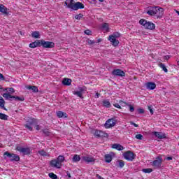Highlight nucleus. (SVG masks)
Masks as SVG:
<instances>
[{"label":"nucleus","instance_id":"nucleus-1","mask_svg":"<svg viewBox=\"0 0 179 179\" xmlns=\"http://www.w3.org/2000/svg\"><path fill=\"white\" fill-rule=\"evenodd\" d=\"M159 12V17H163V15H164V8H159L157 6H151L150 8V10L147 11V14L150 16H155V15H157Z\"/></svg>","mask_w":179,"mask_h":179},{"label":"nucleus","instance_id":"nucleus-2","mask_svg":"<svg viewBox=\"0 0 179 179\" xmlns=\"http://www.w3.org/2000/svg\"><path fill=\"white\" fill-rule=\"evenodd\" d=\"M65 162V157L63 155H59L57 159L51 160L50 162V165L51 167H55V169H61V166H62V163Z\"/></svg>","mask_w":179,"mask_h":179},{"label":"nucleus","instance_id":"nucleus-3","mask_svg":"<svg viewBox=\"0 0 179 179\" xmlns=\"http://www.w3.org/2000/svg\"><path fill=\"white\" fill-rule=\"evenodd\" d=\"M139 23L147 30H155L156 29V25L153 22L145 19L140 20Z\"/></svg>","mask_w":179,"mask_h":179},{"label":"nucleus","instance_id":"nucleus-4","mask_svg":"<svg viewBox=\"0 0 179 179\" xmlns=\"http://www.w3.org/2000/svg\"><path fill=\"white\" fill-rule=\"evenodd\" d=\"M2 96L6 100H9L10 101H13V100L15 101H24V97L13 96L10 93H4Z\"/></svg>","mask_w":179,"mask_h":179},{"label":"nucleus","instance_id":"nucleus-5","mask_svg":"<svg viewBox=\"0 0 179 179\" xmlns=\"http://www.w3.org/2000/svg\"><path fill=\"white\" fill-rule=\"evenodd\" d=\"M120 36L121 34L118 32L113 33L112 35L109 36L108 40L112 43V45H113V47H118L120 41L117 38Z\"/></svg>","mask_w":179,"mask_h":179},{"label":"nucleus","instance_id":"nucleus-6","mask_svg":"<svg viewBox=\"0 0 179 179\" xmlns=\"http://www.w3.org/2000/svg\"><path fill=\"white\" fill-rule=\"evenodd\" d=\"M4 156H6V157H8V159L10 160V162H19L20 160V157L16 154L13 153H9V152H5Z\"/></svg>","mask_w":179,"mask_h":179},{"label":"nucleus","instance_id":"nucleus-7","mask_svg":"<svg viewBox=\"0 0 179 179\" xmlns=\"http://www.w3.org/2000/svg\"><path fill=\"white\" fill-rule=\"evenodd\" d=\"M123 156L128 162H133L136 155L131 151H127L123 154Z\"/></svg>","mask_w":179,"mask_h":179},{"label":"nucleus","instance_id":"nucleus-8","mask_svg":"<svg viewBox=\"0 0 179 179\" xmlns=\"http://www.w3.org/2000/svg\"><path fill=\"white\" fill-rule=\"evenodd\" d=\"M41 47L43 48H54L55 43L54 42L45 41L44 39L41 40Z\"/></svg>","mask_w":179,"mask_h":179},{"label":"nucleus","instance_id":"nucleus-9","mask_svg":"<svg viewBox=\"0 0 179 179\" xmlns=\"http://www.w3.org/2000/svg\"><path fill=\"white\" fill-rule=\"evenodd\" d=\"M84 92H86V87H79L78 91H74L73 93L75 96L80 97V99H83Z\"/></svg>","mask_w":179,"mask_h":179},{"label":"nucleus","instance_id":"nucleus-10","mask_svg":"<svg viewBox=\"0 0 179 179\" xmlns=\"http://www.w3.org/2000/svg\"><path fill=\"white\" fill-rule=\"evenodd\" d=\"M157 159L152 162V166L155 169H160L162 167V163L163 162V158L162 157H157Z\"/></svg>","mask_w":179,"mask_h":179},{"label":"nucleus","instance_id":"nucleus-11","mask_svg":"<svg viewBox=\"0 0 179 179\" xmlns=\"http://www.w3.org/2000/svg\"><path fill=\"white\" fill-rule=\"evenodd\" d=\"M16 150H17L20 153H22V155H30V152H31L29 148H23L20 146H17L16 148Z\"/></svg>","mask_w":179,"mask_h":179},{"label":"nucleus","instance_id":"nucleus-12","mask_svg":"<svg viewBox=\"0 0 179 179\" xmlns=\"http://www.w3.org/2000/svg\"><path fill=\"white\" fill-rule=\"evenodd\" d=\"M82 160H83V162H85L87 164H90V163L94 164V162H96V159H94V157L89 155L82 157Z\"/></svg>","mask_w":179,"mask_h":179},{"label":"nucleus","instance_id":"nucleus-13","mask_svg":"<svg viewBox=\"0 0 179 179\" xmlns=\"http://www.w3.org/2000/svg\"><path fill=\"white\" fill-rule=\"evenodd\" d=\"M112 75H114V76H120V78H124V76H125V72L120 69H115L112 71Z\"/></svg>","mask_w":179,"mask_h":179},{"label":"nucleus","instance_id":"nucleus-14","mask_svg":"<svg viewBox=\"0 0 179 179\" xmlns=\"http://www.w3.org/2000/svg\"><path fill=\"white\" fill-rule=\"evenodd\" d=\"M36 124V120L31 119L27 122V124H24L25 128L29 129V131H33V126Z\"/></svg>","mask_w":179,"mask_h":179},{"label":"nucleus","instance_id":"nucleus-15","mask_svg":"<svg viewBox=\"0 0 179 179\" xmlns=\"http://www.w3.org/2000/svg\"><path fill=\"white\" fill-rule=\"evenodd\" d=\"M94 136L96 138H107L108 137V134L103 131L96 130L95 131Z\"/></svg>","mask_w":179,"mask_h":179},{"label":"nucleus","instance_id":"nucleus-16","mask_svg":"<svg viewBox=\"0 0 179 179\" xmlns=\"http://www.w3.org/2000/svg\"><path fill=\"white\" fill-rule=\"evenodd\" d=\"M116 124L117 122L114 119H108L105 123V128H113V127H115Z\"/></svg>","mask_w":179,"mask_h":179},{"label":"nucleus","instance_id":"nucleus-17","mask_svg":"<svg viewBox=\"0 0 179 179\" xmlns=\"http://www.w3.org/2000/svg\"><path fill=\"white\" fill-rule=\"evenodd\" d=\"M70 8H71L72 10H78V9H85V5L78 1L74 3L73 6H70Z\"/></svg>","mask_w":179,"mask_h":179},{"label":"nucleus","instance_id":"nucleus-18","mask_svg":"<svg viewBox=\"0 0 179 179\" xmlns=\"http://www.w3.org/2000/svg\"><path fill=\"white\" fill-rule=\"evenodd\" d=\"M37 47H41V40H36L29 44L30 48H37Z\"/></svg>","mask_w":179,"mask_h":179},{"label":"nucleus","instance_id":"nucleus-19","mask_svg":"<svg viewBox=\"0 0 179 179\" xmlns=\"http://www.w3.org/2000/svg\"><path fill=\"white\" fill-rule=\"evenodd\" d=\"M145 87L148 90H155L156 89V83H152V82H148L145 83Z\"/></svg>","mask_w":179,"mask_h":179},{"label":"nucleus","instance_id":"nucleus-20","mask_svg":"<svg viewBox=\"0 0 179 179\" xmlns=\"http://www.w3.org/2000/svg\"><path fill=\"white\" fill-rule=\"evenodd\" d=\"M153 135L156 136V138H158V139H166V134L162 132L155 131L153 132Z\"/></svg>","mask_w":179,"mask_h":179},{"label":"nucleus","instance_id":"nucleus-21","mask_svg":"<svg viewBox=\"0 0 179 179\" xmlns=\"http://www.w3.org/2000/svg\"><path fill=\"white\" fill-rule=\"evenodd\" d=\"M65 6L68 8L69 9H72L71 6H73L75 5V1L74 0H66L65 3Z\"/></svg>","mask_w":179,"mask_h":179},{"label":"nucleus","instance_id":"nucleus-22","mask_svg":"<svg viewBox=\"0 0 179 179\" xmlns=\"http://www.w3.org/2000/svg\"><path fill=\"white\" fill-rule=\"evenodd\" d=\"M62 83L64 86H71V85H72V80L71 78H64L62 81Z\"/></svg>","mask_w":179,"mask_h":179},{"label":"nucleus","instance_id":"nucleus-23","mask_svg":"<svg viewBox=\"0 0 179 179\" xmlns=\"http://www.w3.org/2000/svg\"><path fill=\"white\" fill-rule=\"evenodd\" d=\"M120 104H124V106H127L129 108V111L131 113H134V111H135V108L132 105L127 102H124L123 101H120Z\"/></svg>","mask_w":179,"mask_h":179},{"label":"nucleus","instance_id":"nucleus-24","mask_svg":"<svg viewBox=\"0 0 179 179\" xmlns=\"http://www.w3.org/2000/svg\"><path fill=\"white\" fill-rule=\"evenodd\" d=\"M56 114L58 118H68V115L66 114V113H64L61 110L56 112Z\"/></svg>","mask_w":179,"mask_h":179},{"label":"nucleus","instance_id":"nucleus-25","mask_svg":"<svg viewBox=\"0 0 179 179\" xmlns=\"http://www.w3.org/2000/svg\"><path fill=\"white\" fill-rule=\"evenodd\" d=\"M0 12L3 13L4 15H9V12H8V8L3 6V4L0 3Z\"/></svg>","mask_w":179,"mask_h":179},{"label":"nucleus","instance_id":"nucleus-26","mask_svg":"<svg viewBox=\"0 0 179 179\" xmlns=\"http://www.w3.org/2000/svg\"><path fill=\"white\" fill-rule=\"evenodd\" d=\"M25 87L26 89H28V90H32L34 93H37L38 92V88L37 86L27 85Z\"/></svg>","mask_w":179,"mask_h":179},{"label":"nucleus","instance_id":"nucleus-27","mask_svg":"<svg viewBox=\"0 0 179 179\" xmlns=\"http://www.w3.org/2000/svg\"><path fill=\"white\" fill-rule=\"evenodd\" d=\"M112 149H116V150H124V146L121 145L120 144H113L112 145Z\"/></svg>","mask_w":179,"mask_h":179},{"label":"nucleus","instance_id":"nucleus-28","mask_svg":"<svg viewBox=\"0 0 179 179\" xmlns=\"http://www.w3.org/2000/svg\"><path fill=\"white\" fill-rule=\"evenodd\" d=\"M102 103L103 107H106V108H110V107H111V103L107 99L103 100Z\"/></svg>","mask_w":179,"mask_h":179},{"label":"nucleus","instance_id":"nucleus-29","mask_svg":"<svg viewBox=\"0 0 179 179\" xmlns=\"http://www.w3.org/2000/svg\"><path fill=\"white\" fill-rule=\"evenodd\" d=\"M105 160L106 163H111V161L113 160V156L110 154H107L105 155Z\"/></svg>","mask_w":179,"mask_h":179},{"label":"nucleus","instance_id":"nucleus-30","mask_svg":"<svg viewBox=\"0 0 179 179\" xmlns=\"http://www.w3.org/2000/svg\"><path fill=\"white\" fill-rule=\"evenodd\" d=\"M0 107L3 110H6V108H5V100H3V98H2V96H0Z\"/></svg>","mask_w":179,"mask_h":179},{"label":"nucleus","instance_id":"nucleus-31","mask_svg":"<svg viewBox=\"0 0 179 179\" xmlns=\"http://www.w3.org/2000/svg\"><path fill=\"white\" fill-rule=\"evenodd\" d=\"M31 37H33V38H40V32L37 31L32 32Z\"/></svg>","mask_w":179,"mask_h":179},{"label":"nucleus","instance_id":"nucleus-32","mask_svg":"<svg viewBox=\"0 0 179 179\" xmlns=\"http://www.w3.org/2000/svg\"><path fill=\"white\" fill-rule=\"evenodd\" d=\"M9 116L5 115V113H0V120H3V121H8V118Z\"/></svg>","mask_w":179,"mask_h":179},{"label":"nucleus","instance_id":"nucleus-33","mask_svg":"<svg viewBox=\"0 0 179 179\" xmlns=\"http://www.w3.org/2000/svg\"><path fill=\"white\" fill-rule=\"evenodd\" d=\"M101 28L105 30L106 31H110V27H109V25H108V23H103L102 24V27Z\"/></svg>","mask_w":179,"mask_h":179},{"label":"nucleus","instance_id":"nucleus-34","mask_svg":"<svg viewBox=\"0 0 179 179\" xmlns=\"http://www.w3.org/2000/svg\"><path fill=\"white\" fill-rule=\"evenodd\" d=\"M159 68H162V71H164V72H165L166 73H167V72H169V70L167 69V68L166 67V65H164V64L163 63H160L159 64Z\"/></svg>","mask_w":179,"mask_h":179},{"label":"nucleus","instance_id":"nucleus-35","mask_svg":"<svg viewBox=\"0 0 179 179\" xmlns=\"http://www.w3.org/2000/svg\"><path fill=\"white\" fill-rule=\"evenodd\" d=\"M73 163H76L78 162H80V156L78 155H75L73 157Z\"/></svg>","mask_w":179,"mask_h":179},{"label":"nucleus","instance_id":"nucleus-36","mask_svg":"<svg viewBox=\"0 0 179 179\" xmlns=\"http://www.w3.org/2000/svg\"><path fill=\"white\" fill-rule=\"evenodd\" d=\"M142 171H143V173H152V171H153V169H152L150 168L143 169Z\"/></svg>","mask_w":179,"mask_h":179},{"label":"nucleus","instance_id":"nucleus-37","mask_svg":"<svg viewBox=\"0 0 179 179\" xmlns=\"http://www.w3.org/2000/svg\"><path fill=\"white\" fill-rule=\"evenodd\" d=\"M117 162L119 163L118 167H120V169H122L125 166V162L124 161L119 160Z\"/></svg>","mask_w":179,"mask_h":179},{"label":"nucleus","instance_id":"nucleus-38","mask_svg":"<svg viewBox=\"0 0 179 179\" xmlns=\"http://www.w3.org/2000/svg\"><path fill=\"white\" fill-rule=\"evenodd\" d=\"M50 178H52V179H58V176L57 175H55L54 173H50L48 174Z\"/></svg>","mask_w":179,"mask_h":179},{"label":"nucleus","instance_id":"nucleus-39","mask_svg":"<svg viewBox=\"0 0 179 179\" xmlns=\"http://www.w3.org/2000/svg\"><path fill=\"white\" fill-rule=\"evenodd\" d=\"M38 153L41 155V156H47L48 155L47 152H45L44 150H39Z\"/></svg>","mask_w":179,"mask_h":179},{"label":"nucleus","instance_id":"nucleus-40","mask_svg":"<svg viewBox=\"0 0 179 179\" xmlns=\"http://www.w3.org/2000/svg\"><path fill=\"white\" fill-rule=\"evenodd\" d=\"M82 17H83V14L82 13L75 15V19H76V20H80Z\"/></svg>","mask_w":179,"mask_h":179},{"label":"nucleus","instance_id":"nucleus-41","mask_svg":"<svg viewBox=\"0 0 179 179\" xmlns=\"http://www.w3.org/2000/svg\"><path fill=\"white\" fill-rule=\"evenodd\" d=\"M43 134L46 135V136H49L50 135V131H48V129H44L41 131Z\"/></svg>","mask_w":179,"mask_h":179},{"label":"nucleus","instance_id":"nucleus-42","mask_svg":"<svg viewBox=\"0 0 179 179\" xmlns=\"http://www.w3.org/2000/svg\"><path fill=\"white\" fill-rule=\"evenodd\" d=\"M135 138L136 139H138L139 141H142V139H143V135H142V134H137V135H136Z\"/></svg>","mask_w":179,"mask_h":179},{"label":"nucleus","instance_id":"nucleus-43","mask_svg":"<svg viewBox=\"0 0 179 179\" xmlns=\"http://www.w3.org/2000/svg\"><path fill=\"white\" fill-rule=\"evenodd\" d=\"M84 33L85 34H87V36H91L92 35V31H90V29H86Z\"/></svg>","mask_w":179,"mask_h":179},{"label":"nucleus","instance_id":"nucleus-44","mask_svg":"<svg viewBox=\"0 0 179 179\" xmlns=\"http://www.w3.org/2000/svg\"><path fill=\"white\" fill-rule=\"evenodd\" d=\"M138 114H144L145 110L143 108H138Z\"/></svg>","mask_w":179,"mask_h":179},{"label":"nucleus","instance_id":"nucleus-45","mask_svg":"<svg viewBox=\"0 0 179 179\" xmlns=\"http://www.w3.org/2000/svg\"><path fill=\"white\" fill-rule=\"evenodd\" d=\"M87 43H88V44H90V45H92L94 44V43H96V42L94 41H92L90 39H88Z\"/></svg>","mask_w":179,"mask_h":179},{"label":"nucleus","instance_id":"nucleus-46","mask_svg":"<svg viewBox=\"0 0 179 179\" xmlns=\"http://www.w3.org/2000/svg\"><path fill=\"white\" fill-rule=\"evenodd\" d=\"M8 92L7 93H15V89L13 87L8 88Z\"/></svg>","mask_w":179,"mask_h":179},{"label":"nucleus","instance_id":"nucleus-47","mask_svg":"<svg viewBox=\"0 0 179 179\" xmlns=\"http://www.w3.org/2000/svg\"><path fill=\"white\" fill-rule=\"evenodd\" d=\"M130 125H134V127H135V128H138V127H139V124H136V123H135L134 122H130Z\"/></svg>","mask_w":179,"mask_h":179},{"label":"nucleus","instance_id":"nucleus-48","mask_svg":"<svg viewBox=\"0 0 179 179\" xmlns=\"http://www.w3.org/2000/svg\"><path fill=\"white\" fill-rule=\"evenodd\" d=\"M148 110L152 115H153V109L152 108V106H148Z\"/></svg>","mask_w":179,"mask_h":179},{"label":"nucleus","instance_id":"nucleus-49","mask_svg":"<svg viewBox=\"0 0 179 179\" xmlns=\"http://www.w3.org/2000/svg\"><path fill=\"white\" fill-rule=\"evenodd\" d=\"M34 128L36 129V131H40V129H41V127L38 124L35 125Z\"/></svg>","mask_w":179,"mask_h":179},{"label":"nucleus","instance_id":"nucleus-50","mask_svg":"<svg viewBox=\"0 0 179 179\" xmlns=\"http://www.w3.org/2000/svg\"><path fill=\"white\" fill-rule=\"evenodd\" d=\"M66 174L69 178H72V176H71V173H69V171H66Z\"/></svg>","mask_w":179,"mask_h":179},{"label":"nucleus","instance_id":"nucleus-51","mask_svg":"<svg viewBox=\"0 0 179 179\" xmlns=\"http://www.w3.org/2000/svg\"><path fill=\"white\" fill-rule=\"evenodd\" d=\"M113 106L114 107H116V108H121V106H120L119 103H115Z\"/></svg>","mask_w":179,"mask_h":179},{"label":"nucleus","instance_id":"nucleus-52","mask_svg":"<svg viewBox=\"0 0 179 179\" xmlns=\"http://www.w3.org/2000/svg\"><path fill=\"white\" fill-rule=\"evenodd\" d=\"M0 79H1V80H5V77H3L2 73H0Z\"/></svg>","mask_w":179,"mask_h":179},{"label":"nucleus","instance_id":"nucleus-53","mask_svg":"<svg viewBox=\"0 0 179 179\" xmlns=\"http://www.w3.org/2000/svg\"><path fill=\"white\" fill-rule=\"evenodd\" d=\"M96 178H99V179H104L103 177L100 176V175H99V174H96Z\"/></svg>","mask_w":179,"mask_h":179},{"label":"nucleus","instance_id":"nucleus-54","mask_svg":"<svg viewBox=\"0 0 179 179\" xmlns=\"http://www.w3.org/2000/svg\"><path fill=\"white\" fill-rule=\"evenodd\" d=\"M164 59H170V56L169 55L164 56Z\"/></svg>","mask_w":179,"mask_h":179},{"label":"nucleus","instance_id":"nucleus-55","mask_svg":"<svg viewBox=\"0 0 179 179\" xmlns=\"http://www.w3.org/2000/svg\"><path fill=\"white\" fill-rule=\"evenodd\" d=\"M157 16V18L160 19L162 17H159L160 15V12H158L157 14H156Z\"/></svg>","mask_w":179,"mask_h":179},{"label":"nucleus","instance_id":"nucleus-56","mask_svg":"<svg viewBox=\"0 0 179 179\" xmlns=\"http://www.w3.org/2000/svg\"><path fill=\"white\" fill-rule=\"evenodd\" d=\"M166 160H173V157H166Z\"/></svg>","mask_w":179,"mask_h":179},{"label":"nucleus","instance_id":"nucleus-57","mask_svg":"<svg viewBox=\"0 0 179 179\" xmlns=\"http://www.w3.org/2000/svg\"><path fill=\"white\" fill-rule=\"evenodd\" d=\"M101 41V38L98 39V43H100Z\"/></svg>","mask_w":179,"mask_h":179},{"label":"nucleus","instance_id":"nucleus-58","mask_svg":"<svg viewBox=\"0 0 179 179\" xmlns=\"http://www.w3.org/2000/svg\"><path fill=\"white\" fill-rule=\"evenodd\" d=\"M96 95L97 96V97H99V96H100V94L96 93Z\"/></svg>","mask_w":179,"mask_h":179},{"label":"nucleus","instance_id":"nucleus-59","mask_svg":"<svg viewBox=\"0 0 179 179\" xmlns=\"http://www.w3.org/2000/svg\"><path fill=\"white\" fill-rule=\"evenodd\" d=\"M99 2H104V0H99Z\"/></svg>","mask_w":179,"mask_h":179},{"label":"nucleus","instance_id":"nucleus-60","mask_svg":"<svg viewBox=\"0 0 179 179\" xmlns=\"http://www.w3.org/2000/svg\"><path fill=\"white\" fill-rule=\"evenodd\" d=\"M92 1H96V0H92Z\"/></svg>","mask_w":179,"mask_h":179}]
</instances>
